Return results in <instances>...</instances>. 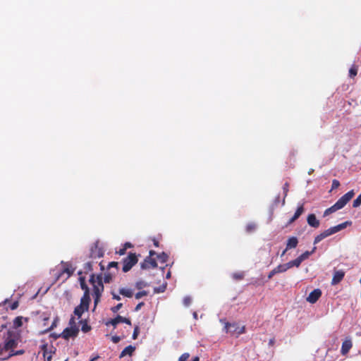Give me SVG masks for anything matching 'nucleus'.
<instances>
[{
	"label": "nucleus",
	"instance_id": "nucleus-9",
	"mask_svg": "<svg viewBox=\"0 0 361 361\" xmlns=\"http://www.w3.org/2000/svg\"><path fill=\"white\" fill-rule=\"evenodd\" d=\"M225 330L233 334L240 335L245 331L244 326H238L235 324L225 323Z\"/></svg>",
	"mask_w": 361,
	"mask_h": 361
},
{
	"label": "nucleus",
	"instance_id": "nucleus-12",
	"mask_svg": "<svg viewBox=\"0 0 361 361\" xmlns=\"http://www.w3.org/2000/svg\"><path fill=\"white\" fill-rule=\"evenodd\" d=\"M345 272L342 270L336 271L334 274V276L331 281L332 285L338 283L344 277Z\"/></svg>",
	"mask_w": 361,
	"mask_h": 361
},
{
	"label": "nucleus",
	"instance_id": "nucleus-54",
	"mask_svg": "<svg viewBox=\"0 0 361 361\" xmlns=\"http://www.w3.org/2000/svg\"><path fill=\"white\" fill-rule=\"evenodd\" d=\"M283 190H284V192H285V196L287 195V192H288V184H285L284 187H283Z\"/></svg>",
	"mask_w": 361,
	"mask_h": 361
},
{
	"label": "nucleus",
	"instance_id": "nucleus-48",
	"mask_svg": "<svg viewBox=\"0 0 361 361\" xmlns=\"http://www.w3.org/2000/svg\"><path fill=\"white\" fill-rule=\"evenodd\" d=\"M18 307V302H15L12 304L11 305V309L12 310H15L16 309L17 307Z\"/></svg>",
	"mask_w": 361,
	"mask_h": 361
},
{
	"label": "nucleus",
	"instance_id": "nucleus-13",
	"mask_svg": "<svg viewBox=\"0 0 361 361\" xmlns=\"http://www.w3.org/2000/svg\"><path fill=\"white\" fill-rule=\"evenodd\" d=\"M307 223L310 226L318 228L319 226V221L317 219L314 214H312L307 216Z\"/></svg>",
	"mask_w": 361,
	"mask_h": 361
},
{
	"label": "nucleus",
	"instance_id": "nucleus-5",
	"mask_svg": "<svg viewBox=\"0 0 361 361\" xmlns=\"http://www.w3.org/2000/svg\"><path fill=\"white\" fill-rule=\"evenodd\" d=\"M90 300H87V295L82 296L80 300V304L74 310V314L80 319L84 312L87 311Z\"/></svg>",
	"mask_w": 361,
	"mask_h": 361
},
{
	"label": "nucleus",
	"instance_id": "nucleus-63",
	"mask_svg": "<svg viewBox=\"0 0 361 361\" xmlns=\"http://www.w3.org/2000/svg\"><path fill=\"white\" fill-rule=\"evenodd\" d=\"M286 250H287L286 249L283 252H282L281 256H283V255H284V254L286 253Z\"/></svg>",
	"mask_w": 361,
	"mask_h": 361
},
{
	"label": "nucleus",
	"instance_id": "nucleus-20",
	"mask_svg": "<svg viewBox=\"0 0 361 361\" xmlns=\"http://www.w3.org/2000/svg\"><path fill=\"white\" fill-rule=\"evenodd\" d=\"M80 286H81L82 289L85 290L83 296H85L87 294V300H90L89 289H88V287L87 286V285L85 284L84 279L80 278Z\"/></svg>",
	"mask_w": 361,
	"mask_h": 361
},
{
	"label": "nucleus",
	"instance_id": "nucleus-42",
	"mask_svg": "<svg viewBox=\"0 0 361 361\" xmlns=\"http://www.w3.org/2000/svg\"><path fill=\"white\" fill-rule=\"evenodd\" d=\"M90 329V327L87 325L86 324L82 325V331L84 332H87Z\"/></svg>",
	"mask_w": 361,
	"mask_h": 361
},
{
	"label": "nucleus",
	"instance_id": "nucleus-10",
	"mask_svg": "<svg viewBox=\"0 0 361 361\" xmlns=\"http://www.w3.org/2000/svg\"><path fill=\"white\" fill-rule=\"evenodd\" d=\"M321 295L322 291L319 289H314L309 294L307 301L313 304L320 298Z\"/></svg>",
	"mask_w": 361,
	"mask_h": 361
},
{
	"label": "nucleus",
	"instance_id": "nucleus-22",
	"mask_svg": "<svg viewBox=\"0 0 361 361\" xmlns=\"http://www.w3.org/2000/svg\"><path fill=\"white\" fill-rule=\"evenodd\" d=\"M23 317H17L16 318H15V319L13 320L14 327L18 328V327L21 326L23 325Z\"/></svg>",
	"mask_w": 361,
	"mask_h": 361
},
{
	"label": "nucleus",
	"instance_id": "nucleus-44",
	"mask_svg": "<svg viewBox=\"0 0 361 361\" xmlns=\"http://www.w3.org/2000/svg\"><path fill=\"white\" fill-rule=\"evenodd\" d=\"M286 268L288 269H290L291 267H294L293 264H292V261L284 264Z\"/></svg>",
	"mask_w": 361,
	"mask_h": 361
},
{
	"label": "nucleus",
	"instance_id": "nucleus-61",
	"mask_svg": "<svg viewBox=\"0 0 361 361\" xmlns=\"http://www.w3.org/2000/svg\"><path fill=\"white\" fill-rule=\"evenodd\" d=\"M99 357L98 356H96L94 357H93L92 359H91L90 361H95Z\"/></svg>",
	"mask_w": 361,
	"mask_h": 361
},
{
	"label": "nucleus",
	"instance_id": "nucleus-32",
	"mask_svg": "<svg viewBox=\"0 0 361 361\" xmlns=\"http://www.w3.org/2000/svg\"><path fill=\"white\" fill-rule=\"evenodd\" d=\"M302 261L301 260V259L298 257V258L292 261V264H293L294 267H298L302 263Z\"/></svg>",
	"mask_w": 361,
	"mask_h": 361
},
{
	"label": "nucleus",
	"instance_id": "nucleus-45",
	"mask_svg": "<svg viewBox=\"0 0 361 361\" xmlns=\"http://www.w3.org/2000/svg\"><path fill=\"white\" fill-rule=\"evenodd\" d=\"M233 278L236 279H241L243 278V274H234Z\"/></svg>",
	"mask_w": 361,
	"mask_h": 361
},
{
	"label": "nucleus",
	"instance_id": "nucleus-55",
	"mask_svg": "<svg viewBox=\"0 0 361 361\" xmlns=\"http://www.w3.org/2000/svg\"><path fill=\"white\" fill-rule=\"evenodd\" d=\"M131 247V244L129 243H127L125 244V247H126V249H127V247Z\"/></svg>",
	"mask_w": 361,
	"mask_h": 361
},
{
	"label": "nucleus",
	"instance_id": "nucleus-6",
	"mask_svg": "<svg viewBox=\"0 0 361 361\" xmlns=\"http://www.w3.org/2000/svg\"><path fill=\"white\" fill-rule=\"evenodd\" d=\"M348 225H351V221H345L341 224H338L336 226H334V227H331V228H329L326 230H325L324 231H323L322 233L323 234V236L324 238H327L328 236L332 235V234H334L343 229H344L345 228L347 227V226Z\"/></svg>",
	"mask_w": 361,
	"mask_h": 361
},
{
	"label": "nucleus",
	"instance_id": "nucleus-58",
	"mask_svg": "<svg viewBox=\"0 0 361 361\" xmlns=\"http://www.w3.org/2000/svg\"><path fill=\"white\" fill-rule=\"evenodd\" d=\"M170 277H171V272H170V271H169V272L167 273V274H166V278H167V279H169Z\"/></svg>",
	"mask_w": 361,
	"mask_h": 361
},
{
	"label": "nucleus",
	"instance_id": "nucleus-40",
	"mask_svg": "<svg viewBox=\"0 0 361 361\" xmlns=\"http://www.w3.org/2000/svg\"><path fill=\"white\" fill-rule=\"evenodd\" d=\"M162 262H165L167 259L168 256L165 253H162L161 255L159 257Z\"/></svg>",
	"mask_w": 361,
	"mask_h": 361
},
{
	"label": "nucleus",
	"instance_id": "nucleus-33",
	"mask_svg": "<svg viewBox=\"0 0 361 361\" xmlns=\"http://www.w3.org/2000/svg\"><path fill=\"white\" fill-rule=\"evenodd\" d=\"M191 301H192L191 298L189 296H186L183 299V304L185 305V306L188 307L190 305Z\"/></svg>",
	"mask_w": 361,
	"mask_h": 361
},
{
	"label": "nucleus",
	"instance_id": "nucleus-29",
	"mask_svg": "<svg viewBox=\"0 0 361 361\" xmlns=\"http://www.w3.org/2000/svg\"><path fill=\"white\" fill-rule=\"evenodd\" d=\"M357 69L356 67L353 66L352 68H350V69L349 71V74H350V77L355 76L357 75Z\"/></svg>",
	"mask_w": 361,
	"mask_h": 361
},
{
	"label": "nucleus",
	"instance_id": "nucleus-64",
	"mask_svg": "<svg viewBox=\"0 0 361 361\" xmlns=\"http://www.w3.org/2000/svg\"><path fill=\"white\" fill-rule=\"evenodd\" d=\"M313 171V169L310 170L309 173L310 174Z\"/></svg>",
	"mask_w": 361,
	"mask_h": 361
},
{
	"label": "nucleus",
	"instance_id": "nucleus-59",
	"mask_svg": "<svg viewBox=\"0 0 361 361\" xmlns=\"http://www.w3.org/2000/svg\"><path fill=\"white\" fill-rule=\"evenodd\" d=\"M154 254H155V252H154V251L151 250V251L149 252V255H150L151 256L154 255Z\"/></svg>",
	"mask_w": 361,
	"mask_h": 361
},
{
	"label": "nucleus",
	"instance_id": "nucleus-34",
	"mask_svg": "<svg viewBox=\"0 0 361 361\" xmlns=\"http://www.w3.org/2000/svg\"><path fill=\"white\" fill-rule=\"evenodd\" d=\"M339 185H340V183H339L338 180H337L336 179L333 180L331 190H334V189H336V188H338Z\"/></svg>",
	"mask_w": 361,
	"mask_h": 361
},
{
	"label": "nucleus",
	"instance_id": "nucleus-27",
	"mask_svg": "<svg viewBox=\"0 0 361 361\" xmlns=\"http://www.w3.org/2000/svg\"><path fill=\"white\" fill-rule=\"evenodd\" d=\"M166 283H164L162 286H161L159 288H154V292L155 293H163L166 288Z\"/></svg>",
	"mask_w": 361,
	"mask_h": 361
},
{
	"label": "nucleus",
	"instance_id": "nucleus-56",
	"mask_svg": "<svg viewBox=\"0 0 361 361\" xmlns=\"http://www.w3.org/2000/svg\"><path fill=\"white\" fill-rule=\"evenodd\" d=\"M192 361H200V358L198 357H195L192 359Z\"/></svg>",
	"mask_w": 361,
	"mask_h": 361
},
{
	"label": "nucleus",
	"instance_id": "nucleus-7",
	"mask_svg": "<svg viewBox=\"0 0 361 361\" xmlns=\"http://www.w3.org/2000/svg\"><path fill=\"white\" fill-rule=\"evenodd\" d=\"M137 262V259L135 254L130 253L123 259V271L124 272L128 271Z\"/></svg>",
	"mask_w": 361,
	"mask_h": 361
},
{
	"label": "nucleus",
	"instance_id": "nucleus-17",
	"mask_svg": "<svg viewBox=\"0 0 361 361\" xmlns=\"http://www.w3.org/2000/svg\"><path fill=\"white\" fill-rule=\"evenodd\" d=\"M135 348L133 345H128L123 349L120 355V357H123L126 355H131L135 351Z\"/></svg>",
	"mask_w": 361,
	"mask_h": 361
},
{
	"label": "nucleus",
	"instance_id": "nucleus-15",
	"mask_svg": "<svg viewBox=\"0 0 361 361\" xmlns=\"http://www.w3.org/2000/svg\"><path fill=\"white\" fill-rule=\"evenodd\" d=\"M298 243V238L296 237H290L288 238L286 243V250L295 248Z\"/></svg>",
	"mask_w": 361,
	"mask_h": 361
},
{
	"label": "nucleus",
	"instance_id": "nucleus-47",
	"mask_svg": "<svg viewBox=\"0 0 361 361\" xmlns=\"http://www.w3.org/2000/svg\"><path fill=\"white\" fill-rule=\"evenodd\" d=\"M112 296H113V298L116 300H121V298L118 295L114 293H112Z\"/></svg>",
	"mask_w": 361,
	"mask_h": 361
},
{
	"label": "nucleus",
	"instance_id": "nucleus-51",
	"mask_svg": "<svg viewBox=\"0 0 361 361\" xmlns=\"http://www.w3.org/2000/svg\"><path fill=\"white\" fill-rule=\"evenodd\" d=\"M143 305H144V303H143V302H140V303H139V304L136 306V307H135V310H136V311L139 310L140 309V307H141Z\"/></svg>",
	"mask_w": 361,
	"mask_h": 361
},
{
	"label": "nucleus",
	"instance_id": "nucleus-1",
	"mask_svg": "<svg viewBox=\"0 0 361 361\" xmlns=\"http://www.w3.org/2000/svg\"><path fill=\"white\" fill-rule=\"evenodd\" d=\"M73 269H72L71 265L63 262L59 268L52 270V273L56 276L57 280L62 278L64 275H66V276L63 280H66L73 274Z\"/></svg>",
	"mask_w": 361,
	"mask_h": 361
},
{
	"label": "nucleus",
	"instance_id": "nucleus-24",
	"mask_svg": "<svg viewBox=\"0 0 361 361\" xmlns=\"http://www.w3.org/2000/svg\"><path fill=\"white\" fill-rule=\"evenodd\" d=\"M23 353H24V350H18V351H16V352L12 350L11 352H10L8 353V355L4 359L9 358V357H12L13 355H22Z\"/></svg>",
	"mask_w": 361,
	"mask_h": 361
},
{
	"label": "nucleus",
	"instance_id": "nucleus-39",
	"mask_svg": "<svg viewBox=\"0 0 361 361\" xmlns=\"http://www.w3.org/2000/svg\"><path fill=\"white\" fill-rule=\"evenodd\" d=\"M138 334H139V329H138L137 326H136L135 328V330H134V332H133V339H136L137 337Z\"/></svg>",
	"mask_w": 361,
	"mask_h": 361
},
{
	"label": "nucleus",
	"instance_id": "nucleus-53",
	"mask_svg": "<svg viewBox=\"0 0 361 361\" xmlns=\"http://www.w3.org/2000/svg\"><path fill=\"white\" fill-rule=\"evenodd\" d=\"M118 265V263L117 262H112L109 264V267H116Z\"/></svg>",
	"mask_w": 361,
	"mask_h": 361
},
{
	"label": "nucleus",
	"instance_id": "nucleus-14",
	"mask_svg": "<svg viewBox=\"0 0 361 361\" xmlns=\"http://www.w3.org/2000/svg\"><path fill=\"white\" fill-rule=\"evenodd\" d=\"M157 264L156 261L153 259L148 258L145 260V262L142 264V269H147L150 267H157Z\"/></svg>",
	"mask_w": 361,
	"mask_h": 361
},
{
	"label": "nucleus",
	"instance_id": "nucleus-4",
	"mask_svg": "<svg viewBox=\"0 0 361 361\" xmlns=\"http://www.w3.org/2000/svg\"><path fill=\"white\" fill-rule=\"evenodd\" d=\"M90 282L93 286V295H101L104 290L101 278L99 276L95 277L94 275L92 274L90 276Z\"/></svg>",
	"mask_w": 361,
	"mask_h": 361
},
{
	"label": "nucleus",
	"instance_id": "nucleus-31",
	"mask_svg": "<svg viewBox=\"0 0 361 361\" xmlns=\"http://www.w3.org/2000/svg\"><path fill=\"white\" fill-rule=\"evenodd\" d=\"M189 357L190 354L188 353H185L178 358V361H187Z\"/></svg>",
	"mask_w": 361,
	"mask_h": 361
},
{
	"label": "nucleus",
	"instance_id": "nucleus-3",
	"mask_svg": "<svg viewBox=\"0 0 361 361\" xmlns=\"http://www.w3.org/2000/svg\"><path fill=\"white\" fill-rule=\"evenodd\" d=\"M18 343V339L17 336L12 332L8 331L4 341L5 350L11 352L15 348L17 347Z\"/></svg>",
	"mask_w": 361,
	"mask_h": 361
},
{
	"label": "nucleus",
	"instance_id": "nucleus-25",
	"mask_svg": "<svg viewBox=\"0 0 361 361\" xmlns=\"http://www.w3.org/2000/svg\"><path fill=\"white\" fill-rule=\"evenodd\" d=\"M275 270L276 271V272L279 274V273H282V272H285L287 271V269L286 268L284 264H280L279 266H277L276 268H274Z\"/></svg>",
	"mask_w": 361,
	"mask_h": 361
},
{
	"label": "nucleus",
	"instance_id": "nucleus-18",
	"mask_svg": "<svg viewBox=\"0 0 361 361\" xmlns=\"http://www.w3.org/2000/svg\"><path fill=\"white\" fill-rule=\"evenodd\" d=\"M118 293L127 298H131L133 295V291L130 288H121L118 290Z\"/></svg>",
	"mask_w": 361,
	"mask_h": 361
},
{
	"label": "nucleus",
	"instance_id": "nucleus-2",
	"mask_svg": "<svg viewBox=\"0 0 361 361\" xmlns=\"http://www.w3.org/2000/svg\"><path fill=\"white\" fill-rule=\"evenodd\" d=\"M69 324L70 327L65 329L61 334V336L65 339H68L70 337H75L79 332V329L75 324L74 317L71 318Z\"/></svg>",
	"mask_w": 361,
	"mask_h": 361
},
{
	"label": "nucleus",
	"instance_id": "nucleus-16",
	"mask_svg": "<svg viewBox=\"0 0 361 361\" xmlns=\"http://www.w3.org/2000/svg\"><path fill=\"white\" fill-rule=\"evenodd\" d=\"M304 208L302 205H300L298 207L295 213L294 214L293 216L290 219L288 224H292L294 222L296 219L299 218V216L303 213Z\"/></svg>",
	"mask_w": 361,
	"mask_h": 361
},
{
	"label": "nucleus",
	"instance_id": "nucleus-23",
	"mask_svg": "<svg viewBox=\"0 0 361 361\" xmlns=\"http://www.w3.org/2000/svg\"><path fill=\"white\" fill-rule=\"evenodd\" d=\"M338 209H336V207H335V205L334 204L333 206H331V207L326 209L324 212V216H326L328 215H329L331 213H334L335 212H336Z\"/></svg>",
	"mask_w": 361,
	"mask_h": 361
},
{
	"label": "nucleus",
	"instance_id": "nucleus-41",
	"mask_svg": "<svg viewBox=\"0 0 361 361\" xmlns=\"http://www.w3.org/2000/svg\"><path fill=\"white\" fill-rule=\"evenodd\" d=\"M120 340H121V338L119 336H112V338H111V341L114 343H117L118 342L120 341Z\"/></svg>",
	"mask_w": 361,
	"mask_h": 361
},
{
	"label": "nucleus",
	"instance_id": "nucleus-11",
	"mask_svg": "<svg viewBox=\"0 0 361 361\" xmlns=\"http://www.w3.org/2000/svg\"><path fill=\"white\" fill-rule=\"evenodd\" d=\"M353 346L352 341L350 338L345 339L341 346V353L342 355H345Z\"/></svg>",
	"mask_w": 361,
	"mask_h": 361
},
{
	"label": "nucleus",
	"instance_id": "nucleus-52",
	"mask_svg": "<svg viewBox=\"0 0 361 361\" xmlns=\"http://www.w3.org/2000/svg\"><path fill=\"white\" fill-rule=\"evenodd\" d=\"M123 323H126V324H129V325H130V324H131L130 321L128 319L125 318V317H123Z\"/></svg>",
	"mask_w": 361,
	"mask_h": 361
},
{
	"label": "nucleus",
	"instance_id": "nucleus-62",
	"mask_svg": "<svg viewBox=\"0 0 361 361\" xmlns=\"http://www.w3.org/2000/svg\"><path fill=\"white\" fill-rule=\"evenodd\" d=\"M154 244L155 246H157V247L158 246V242L155 240H154Z\"/></svg>",
	"mask_w": 361,
	"mask_h": 361
},
{
	"label": "nucleus",
	"instance_id": "nucleus-21",
	"mask_svg": "<svg viewBox=\"0 0 361 361\" xmlns=\"http://www.w3.org/2000/svg\"><path fill=\"white\" fill-rule=\"evenodd\" d=\"M316 250V247H314L312 251H306L304 253H302L301 255L299 256V257L301 259L302 261H304L307 259L314 251Z\"/></svg>",
	"mask_w": 361,
	"mask_h": 361
},
{
	"label": "nucleus",
	"instance_id": "nucleus-30",
	"mask_svg": "<svg viewBox=\"0 0 361 361\" xmlns=\"http://www.w3.org/2000/svg\"><path fill=\"white\" fill-rule=\"evenodd\" d=\"M325 238L323 236V234L321 233L319 235H317L314 240V244H317L321 240L324 239Z\"/></svg>",
	"mask_w": 361,
	"mask_h": 361
},
{
	"label": "nucleus",
	"instance_id": "nucleus-38",
	"mask_svg": "<svg viewBox=\"0 0 361 361\" xmlns=\"http://www.w3.org/2000/svg\"><path fill=\"white\" fill-rule=\"evenodd\" d=\"M84 269L85 271L92 270V263L91 262L86 263L85 264Z\"/></svg>",
	"mask_w": 361,
	"mask_h": 361
},
{
	"label": "nucleus",
	"instance_id": "nucleus-60",
	"mask_svg": "<svg viewBox=\"0 0 361 361\" xmlns=\"http://www.w3.org/2000/svg\"><path fill=\"white\" fill-rule=\"evenodd\" d=\"M274 339H271V340L269 341V344H270V345H273V344H274Z\"/></svg>",
	"mask_w": 361,
	"mask_h": 361
},
{
	"label": "nucleus",
	"instance_id": "nucleus-26",
	"mask_svg": "<svg viewBox=\"0 0 361 361\" xmlns=\"http://www.w3.org/2000/svg\"><path fill=\"white\" fill-rule=\"evenodd\" d=\"M361 204V194L353 201V207H358Z\"/></svg>",
	"mask_w": 361,
	"mask_h": 361
},
{
	"label": "nucleus",
	"instance_id": "nucleus-19",
	"mask_svg": "<svg viewBox=\"0 0 361 361\" xmlns=\"http://www.w3.org/2000/svg\"><path fill=\"white\" fill-rule=\"evenodd\" d=\"M123 317L121 316L118 315L116 318L110 320L106 323V325L111 324L114 326H116L117 324L120 323H123Z\"/></svg>",
	"mask_w": 361,
	"mask_h": 361
},
{
	"label": "nucleus",
	"instance_id": "nucleus-50",
	"mask_svg": "<svg viewBox=\"0 0 361 361\" xmlns=\"http://www.w3.org/2000/svg\"><path fill=\"white\" fill-rule=\"evenodd\" d=\"M4 351H6L5 348H4V346L0 345V356L4 355Z\"/></svg>",
	"mask_w": 361,
	"mask_h": 361
},
{
	"label": "nucleus",
	"instance_id": "nucleus-8",
	"mask_svg": "<svg viewBox=\"0 0 361 361\" xmlns=\"http://www.w3.org/2000/svg\"><path fill=\"white\" fill-rule=\"evenodd\" d=\"M354 195L353 190L348 192L334 204L335 207H336L338 210L342 209L353 197Z\"/></svg>",
	"mask_w": 361,
	"mask_h": 361
},
{
	"label": "nucleus",
	"instance_id": "nucleus-37",
	"mask_svg": "<svg viewBox=\"0 0 361 361\" xmlns=\"http://www.w3.org/2000/svg\"><path fill=\"white\" fill-rule=\"evenodd\" d=\"M256 228V226L255 224H249L247 226V231H254Z\"/></svg>",
	"mask_w": 361,
	"mask_h": 361
},
{
	"label": "nucleus",
	"instance_id": "nucleus-49",
	"mask_svg": "<svg viewBox=\"0 0 361 361\" xmlns=\"http://www.w3.org/2000/svg\"><path fill=\"white\" fill-rule=\"evenodd\" d=\"M126 247H123V248L121 249V250L118 252V253L120 255H124V254H125V252H126Z\"/></svg>",
	"mask_w": 361,
	"mask_h": 361
},
{
	"label": "nucleus",
	"instance_id": "nucleus-35",
	"mask_svg": "<svg viewBox=\"0 0 361 361\" xmlns=\"http://www.w3.org/2000/svg\"><path fill=\"white\" fill-rule=\"evenodd\" d=\"M147 294L146 291H140L135 294V298L140 299L143 296H145Z\"/></svg>",
	"mask_w": 361,
	"mask_h": 361
},
{
	"label": "nucleus",
	"instance_id": "nucleus-36",
	"mask_svg": "<svg viewBox=\"0 0 361 361\" xmlns=\"http://www.w3.org/2000/svg\"><path fill=\"white\" fill-rule=\"evenodd\" d=\"M123 306V304L122 303H119L116 306L114 307L111 308V310L113 311V312H117L121 308V307Z\"/></svg>",
	"mask_w": 361,
	"mask_h": 361
},
{
	"label": "nucleus",
	"instance_id": "nucleus-46",
	"mask_svg": "<svg viewBox=\"0 0 361 361\" xmlns=\"http://www.w3.org/2000/svg\"><path fill=\"white\" fill-rule=\"evenodd\" d=\"M101 295H94V305H97L99 301V298Z\"/></svg>",
	"mask_w": 361,
	"mask_h": 361
},
{
	"label": "nucleus",
	"instance_id": "nucleus-57",
	"mask_svg": "<svg viewBox=\"0 0 361 361\" xmlns=\"http://www.w3.org/2000/svg\"><path fill=\"white\" fill-rule=\"evenodd\" d=\"M193 317H194L195 319H197V312H193Z\"/></svg>",
	"mask_w": 361,
	"mask_h": 361
},
{
	"label": "nucleus",
	"instance_id": "nucleus-28",
	"mask_svg": "<svg viewBox=\"0 0 361 361\" xmlns=\"http://www.w3.org/2000/svg\"><path fill=\"white\" fill-rule=\"evenodd\" d=\"M135 286L137 289H141V288L147 286V283L143 281H137L136 283Z\"/></svg>",
	"mask_w": 361,
	"mask_h": 361
},
{
	"label": "nucleus",
	"instance_id": "nucleus-43",
	"mask_svg": "<svg viewBox=\"0 0 361 361\" xmlns=\"http://www.w3.org/2000/svg\"><path fill=\"white\" fill-rule=\"evenodd\" d=\"M278 274L276 272V271L275 270V269H274L272 271H271L268 275V278L269 279H271L273 277L274 275Z\"/></svg>",
	"mask_w": 361,
	"mask_h": 361
}]
</instances>
